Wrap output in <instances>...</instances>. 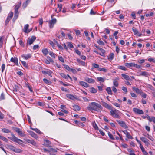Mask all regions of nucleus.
Returning <instances> with one entry per match:
<instances>
[{
    "label": "nucleus",
    "instance_id": "1",
    "mask_svg": "<svg viewBox=\"0 0 155 155\" xmlns=\"http://www.w3.org/2000/svg\"><path fill=\"white\" fill-rule=\"evenodd\" d=\"M91 105H89V106L87 107V108L89 110L92 112L94 110L98 112H101V110H102V107L99 104L96 102H92L91 103Z\"/></svg>",
    "mask_w": 155,
    "mask_h": 155
},
{
    "label": "nucleus",
    "instance_id": "2",
    "mask_svg": "<svg viewBox=\"0 0 155 155\" xmlns=\"http://www.w3.org/2000/svg\"><path fill=\"white\" fill-rule=\"evenodd\" d=\"M11 136L12 137H8V138L14 142H16L18 144H20L22 146H23L24 145L22 143H23V141L20 139H18L17 137H16L14 134L11 133Z\"/></svg>",
    "mask_w": 155,
    "mask_h": 155
},
{
    "label": "nucleus",
    "instance_id": "3",
    "mask_svg": "<svg viewBox=\"0 0 155 155\" xmlns=\"http://www.w3.org/2000/svg\"><path fill=\"white\" fill-rule=\"evenodd\" d=\"M11 136L12 137H8V138L14 142H16L18 144H20L22 146H23L24 145L22 143H23V141L20 139H18L17 137H16L14 134L11 133Z\"/></svg>",
    "mask_w": 155,
    "mask_h": 155
},
{
    "label": "nucleus",
    "instance_id": "4",
    "mask_svg": "<svg viewBox=\"0 0 155 155\" xmlns=\"http://www.w3.org/2000/svg\"><path fill=\"white\" fill-rule=\"evenodd\" d=\"M21 4V2H18V4L16 5L15 7V15L13 20H16L17 19L18 15V9L20 7Z\"/></svg>",
    "mask_w": 155,
    "mask_h": 155
},
{
    "label": "nucleus",
    "instance_id": "5",
    "mask_svg": "<svg viewBox=\"0 0 155 155\" xmlns=\"http://www.w3.org/2000/svg\"><path fill=\"white\" fill-rule=\"evenodd\" d=\"M6 147L16 153H20L22 152V150L20 149L16 148L15 147L10 145H6Z\"/></svg>",
    "mask_w": 155,
    "mask_h": 155
},
{
    "label": "nucleus",
    "instance_id": "6",
    "mask_svg": "<svg viewBox=\"0 0 155 155\" xmlns=\"http://www.w3.org/2000/svg\"><path fill=\"white\" fill-rule=\"evenodd\" d=\"M117 111V110L116 109L114 110L112 109L110 111V115L113 117L120 119V117Z\"/></svg>",
    "mask_w": 155,
    "mask_h": 155
},
{
    "label": "nucleus",
    "instance_id": "7",
    "mask_svg": "<svg viewBox=\"0 0 155 155\" xmlns=\"http://www.w3.org/2000/svg\"><path fill=\"white\" fill-rule=\"evenodd\" d=\"M36 39V37L34 36H32L31 37L28 38L27 41V45H30L33 43Z\"/></svg>",
    "mask_w": 155,
    "mask_h": 155
},
{
    "label": "nucleus",
    "instance_id": "8",
    "mask_svg": "<svg viewBox=\"0 0 155 155\" xmlns=\"http://www.w3.org/2000/svg\"><path fill=\"white\" fill-rule=\"evenodd\" d=\"M116 121L120 126L126 129L128 128V126L126 125L124 121H120L119 120H117Z\"/></svg>",
    "mask_w": 155,
    "mask_h": 155
},
{
    "label": "nucleus",
    "instance_id": "9",
    "mask_svg": "<svg viewBox=\"0 0 155 155\" xmlns=\"http://www.w3.org/2000/svg\"><path fill=\"white\" fill-rule=\"evenodd\" d=\"M14 130L15 132L18 133V135H20L21 137L24 136V134L19 128L15 127L14 128Z\"/></svg>",
    "mask_w": 155,
    "mask_h": 155
},
{
    "label": "nucleus",
    "instance_id": "10",
    "mask_svg": "<svg viewBox=\"0 0 155 155\" xmlns=\"http://www.w3.org/2000/svg\"><path fill=\"white\" fill-rule=\"evenodd\" d=\"M133 110L137 114H143L144 113V112L142 110H140L136 108H134L133 109Z\"/></svg>",
    "mask_w": 155,
    "mask_h": 155
},
{
    "label": "nucleus",
    "instance_id": "11",
    "mask_svg": "<svg viewBox=\"0 0 155 155\" xmlns=\"http://www.w3.org/2000/svg\"><path fill=\"white\" fill-rule=\"evenodd\" d=\"M57 20L56 19H52L49 21V27L51 28L53 27L54 25L56 22Z\"/></svg>",
    "mask_w": 155,
    "mask_h": 155
},
{
    "label": "nucleus",
    "instance_id": "12",
    "mask_svg": "<svg viewBox=\"0 0 155 155\" xmlns=\"http://www.w3.org/2000/svg\"><path fill=\"white\" fill-rule=\"evenodd\" d=\"M140 139L141 140L145 143L146 145L148 146L149 145L148 140L147 138L144 137H140Z\"/></svg>",
    "mask_w": 155,
    "mask_h": 155
},
{
    "label": "nucleus",
    "instance_id": "13",
    "mask_svg": "<svg viewBox=\"0 0 155 155\" xmlns=\"http://www.w3.org/2000/svg\"><path fill=\"white\" fill-rule=\"evenodd\" d=\"M103 105L106 108L108 109L109 110L112 109V107L110 105L106 103L103 102L102 103Z\"/></svg>",
    "mask_w": 155,
    "mask_h": 155
},
{
    "label": "nucleus",
    "instance_id": "14",
    "mask_svg": "<svg viewBox=\"0 0 155 155\" xmlns=\"http://www.w3.org/2000/svg\"><path fill=\"white\" fill-rule=\"evenodd\" d=\"M79 83L81 85L87 88L89 87V84L83 81H80Z\"/></svg>",
    "mask_w": 155,
    "mask_h": 155
},
{
    "label": "nucleus",
    "instance_id": "15",
    "mask_svg": "<svg viewBox=\"0 0 155 155\" xmlns=\"http://www.w3.org/2000/svg\"><path fill=\"white\" fill-rule=\"evenodd\" d=\"M10 61L11 62L15 63L16 65H18V60L16 57L13 58L12 57Z\"/></svg>",
    "mask_w": 155,
    "mask_h": 155
},
{
    "label": "nucleus",
    "instance_id": "16",
    "mask_svg": "<svg viewBox=\"0 0 155 155\" xmlns=\"http://www.w3.org/2000/svg\"><path fill=\"white\" fill-rule=\"evenodd\" d=\"M25 141L28 142V143H31L32 144V145H33L35 146H36V143L33 140H29L28 139H25Z\"/></svg>",
    "mask_w": 155,
    "mask_h": 155
},
{
    "label": "nucleus",
    "instance_id": "17",
    "mask_svg": "<svg viewBox=\"0 0 155 155\" xmlns=\"http://www.w3.org/2000/svg\"><path fill=\"white\" fill-rule=\"evenodd\" d=\"M29 27V25L28 24H26L25 25L24 27V30L23 31L26 33H28L30 32L31 31H29L28 30Z\"/></svg>",
    "mask_w": 155,
    "mask_h": 155
},
{
    "label": "nucleus",
    "instance_id": "18",
    "mask_svg": "<svg viewBox=\"0 0 155 155\" xmlns=\"http://www.w3.org/2000/svg\"><path fill=\"white\" fill-rule=\"evenodd\" d=\"M42 73L43 74H47L49 76L52 77L51 76V74L52 73V72L50 70H47V71H42Z\"/></svg>",
    "mask_w": 155,
    "mask_h": 155
},
{
    "label": "nucleus",
    "instance_id": "19",
    "mask_svg": "<svg viewBox=\"0 0 155 155\" xmlns=\"http://www.w3.org/2000/svg\"><path fill=\"white\" fill-rule=\"evenodd\" d=\"M97 81L104 82L105 81V78L104 77H97Z\"/></svg>",
    "mask_w": 155,
    "mask_h": 155
},
{
    "label": "nucleus",
    "instance_id": "20",
    "mask_svg": "<svg viewBox=\"0 0 155 155\" xmlns=\"http://www.w3.org/2000/svg\"><path fill=\"white\" fill-rule=\"evenodd\" d=\"M85 81L89 83H94L95 81L92 78H87L85 79Z\"/></svg>",
    "mask_w": 155,
    "mask_h": 155
},
{
    "label": "nucleus",
    "instance_id": "21",
    "mask_svg": "<svg viewBox=\"0 0 155 155\" xmlns=\"http://www.w3.org/2000/svg\"><path fill=\"white\" fill-rule=\"evenodd\" d=\"M119 80L118 78H117L113 81V85L116 87H117L118 85V83L117 81Z\"/></svg>",
    "mask_w": 155,
    "mask_h": 155
},
{
    "label": "nucleus",
    "instance_id": "22",
    "mask_svg": "<svg viewBox=\"0 0 155 155\" xmlns=\"http://www.w3.org/2000/svg\"><path fill=\"white\" fill-rule=\"evenodd\" d=\"M73 109L75 111H79L80 110V107L78 105H74L73 106Z\"/></svg>",
    "mask_w": 155,
    "mask_h": 155
},
{
    "label": "nucleus",
    "instance_id": "23",
    "mask_svg": "<svg viewBox=\"0 0 155 155\" xmlns=\"http://www.w3.org/2000/svg\"><path fill=\"white\" fill-rule=\"evenodd\" d=\"M140 75L145 76L146 77H148L149 75V73L146 71L142 72L140 74Z\"/></svg>",
    "mask_w": 155,
    "mask_h": 155
},
{
    "label": "nucleus",
    "instance_id": "24",
    "mask_svg": "<svg viewBox=\"0 0 155 155\" xmlns=\"http://www.w3.org/2000/svg\"><path fill=\"white\" fill-rule=\"evenodd\" d=\"M124 65L127 68L133 67L134 65V63H125Z\"/></svg>",
    "mask_w": 155,
    "mask_h": 155
},
{
    "label": "nucleus",
    "instance_id": "25",
    "mask_svg": "<svg viewBox=\"0 0 155 155\" xmlns=\"http://www.w3.org/2000/svg\"><path fill=\"white\" fill-rule=\"evenodd\" d=\"M123 132L126 135L127 137L129 139H132V137L130 134L129 133L127 130H125L123 131Z\"/></svg>",
    "mask_w": 155,
    "mask_h": 155
},
{
    "label": "nucleus",
    "instance_id": "26",
    "mask_svg": "<svg viewBox=\"0 0 155 155\" xmlns=\"http://www.w3.org/2000/svg\"><path fill=\"white\" fill-rule=\"evenodd\" d=\"M140 148L141 149V150L143 152V153L144 155H148V153L145 150L144 148L143 147V146H141L140 147Z\"/></svg>",
    "mask_w": 155,
    "mask_h": 155
},
{
    "label": "nucleus",
    "instance_id": "27",
    "mask_svg": "<svg viewBox=\"0 0 155 155\" xmlns=\"http://www.w3.org/2000/svg\"><path fill=\"white\" fill-rule=\"evenodd\" d=\"M30 135L33 137L35 138V139L38 138V137L37 135L33 132L30 131L29 132Z\"/></svg>",
    "mask_w": 155,
    "mask_h": 155
},
{
    "label": "nucleus",
    "instance_id": "28",
    "mask_svg": "<svg viewBox=\"0 0 155 155\" xmlns=\"http://www.w3.org/2000/svg\"><path fill=\"white\" fill-rule=\"evenodd\" d=\"M31 56V54H28L26 55H22V57L26 60L30 58Z\"/></svg>",
    "mask_w": 155,
    "mask_h": 155
},
{
    "label": "nucleus",
    "instance_id": "29",
    "mask_svg": "<svg viewBox=\"0 0 155 155\" xmlns=\"http://www.w3.org/2000/svg\"><path fill=\"white\" fill-rule=\"evenodd\" d=\"M75 123L76 124H77L78 125V126L80 127H84V124L81 122H80L78 121V120L75 121Z\"/></svg>",
    "mask_w": 155,
    "mask_h": 155
},
{
    "label": "nucleus",
    "instance_id": "30",
    "mask_svg": "<svg viewBox=\"0 0 155 155\" xmlns=\"http://www.w3.org/2000/svg\"><path fill=\"white\" fill-rule=\"evenodd\" d=\"M77 61L79 64H81V65H82L83 66L85 65V63L84 62L81 60L79 59H77Z\"/></svg>",
    "mask_w": 155,
    "mask_h": 155
},
{
    "label": "nucleus",
    "instance_id": "31",
    "mask_svg": "<svg viewBox=\"0 0 155 155\" xmlns=\"http://www.w3.org/2000/svg\"><path fill=\"white\" fill-rule=\"evenodd\" d=\"M121 75L124 79L127 80H129L130 79L129 76L128 75L124 74H122Z\"/></svg>",
    "mask_w": 155,
    "mask_h": 155
},
{
    "label": "nucleus",
    "instance_id": "32",
    "mask_svg": "<svg viewBox=\"0 0 155 155\" xmlns=\"http://www.w3.org/2000/svg\"><path fill=\"white\" fill-rule=\"evenodd\" d=\"M106 91L109 94H112V92L110 87H107L106 89Z\"/></svg>",
    "mask_w": 155,
    "mask_h": 155
},
{
    "label": "nucleus",
    "instance_id": "33",
    "mask_svg": "<svg viewBox=\"0 0 155 155\" xmlns=\"http://www.w3.org/2000/svg\"><path fill=\"white\" fill-rule=\"evenodd\" d=\"M128 151L130 153L129 155H136L132 149H128Z\"/></svg>",
    "mask_w": 155,
    "mask_h": 155
},
{
    "label": "nucleus",
    "instance_id": "34",
    "mask_svg": "<svg viewBox=\"0 0 155 155\" xmlns=\"http://www.w3.org/2000/svg\"><path fill=\"white\" fill-rule=\"evenodd\" d=\"M66 96L68 98H69L70 99L73 100L74 98V97L73 95L69 94H67Z\"/></svg>",
    "mask_w": 155,
    "mask_h": 155
},
{
    "label": "nucleus",
    "instance_id": "35",
    "mask_svg": "<svg viewBox=\"0 0 155 155\" xmlns=\"http://www.w3.org/2000/svg\"><path fill=\"white\" fill-rule=\"evenodd\" d=\"M21 61V63L23 65V66L24 67H25L27 68H28V64L25 61Z\"/></svg>",
    "mask_w": 155,
    "mask_h": 155
},
{
    "label": "nucleus",
    "instance_id": "36",
    "mask_svg": "<svg viewBox=\"0 0 155 155\" xmlns=\"http://www.w3.org/2000/svg\"><path fill=\"white\" fill-rule=\"evenodd\" d=\"M0 139L5 141L6 142H8V139L3 136H0Z\"/></svg>",
    "mask_w": 155,
    "mask_h": 155
},
{
    "label": "nucleus",
    "instance_id": "37",
    "mask_svg": "<svg viewBox=\"0 0 155 155\" xmlns=\"http://www.w3.org/2000/svg\"><path fill=\"white\" fill-rule=\"evenodd\" d=\"M2 131L5 133H8L11 132V131L5 128L2 129Z\"/></svg>",
    "mask_w": 155,
    "mask_h": 155
},
{
    "label": "nucleus",
    "instance_id": "38",
    "mask_svg": "<svg viewBox=\"0 0 155 155\" xmlns=\"http://www.w3.org/2000/svg\"><path fill=\"white\" fill-rule=\"evenodd\" d=\"M118 68L124 71H126L127 70L126 68L124 66H118Z\"/></svg>",
    "mask_w": 155,
    "mask_h": 155
},
{
    "label": "nucleus",
    "instance_id": "39",
    "mask_svg": "<svg viewBox=\"0 0 155 155\" xmlns=\"http://www.w3.org/2000/svg\"><path fill=\"white\" fill-rule=\"evenodd\" d=\"M114 54L113 53H110L108 57V59L112 60L114 58Z\"/></svg>",
    "mask_w": 155,
    "mask_h": 155
},
{
    "label": "nucleus",
    "instance_id": "40",
    "mask_svg": "<svg viewBox=\"0 0 155 155\" xmlns=\"http://www.w3.org/2000/svg\"><path fill=\"white\" fill-rule=\"evenodd\" d=\"M90 91L92 93H95L97 92L96 90L94 87H92L90 89Z\"/></svg>",
    "mask_w": 155,
    "mask_h": 155
},
{
    "label": "nucleus",
    "instance_id": "41",
    "mask_svg": "<svg viewBox=\"0 0 155 155\" xmlns=\"http://www.w3.org/2000/svg\"><path fill=\"white\" fill-rule=\"evenodd\" d=\"M99 49L101 51V54H99L102 56H103L104 55V53H105V51L101 48H99Z\"/></svg>",
    "mask_w": 155,
    "mask_h": 155
},
{
    "label": "nucleus",
    "instance_id": "42",
    "mask_svg": "<svg viewBox=\"0 0 155 155\" xmlns=\"http://www.w3.org/2000/svg\"><path fill=\"white\" fill-rule=\"evenodd\" d=\"M42 52L44 55H46L48 54V51L47 48H45L43 49L42 50Z\"/></svg>",
    "mask_w": 155,
    "mask_h": 155
},
{
    "label": "nucleus",
    "instance_id": "43",
    "mask_svg": "<svg viewBox=\"0 0 155 155\" xmlns=\"http://www.w3.org/2000/svg\"><path fill=\"white\" fill-rule=\"evenodd\" d=\"M98 70L101 71H103L104 72H106L107 71V70L106 69L101 68H98Z\"/></svg>",
    "mask_w": 155,
    "mask_h": 155
},
{
    "label": "nucleus",
    "instance_id": "44",
    "mask_svg": "<svg viewBox=\"0 0 155 155\" xmlns=\"http://www.w3.org/2000/svg\"><path fill=\"white\" fill-rule=\"evenodd\" d=\"M92 66L94 68H98H98H99V65L98 64H97L95 63H93L92 64Z\"/></svg>",
    "mask_w": 155,
    "mask_h": 155
},
{
    "label": "nucleus",
    "instance_id": "45",
    "mask_svg": "<svg viewBox=\"0 0 155 155\" xmlns=\"http://www.w3.org/2000/svg\"><path fill=\"white\" fill-rule=\"evenodd\" d=\"M132 89L134 90L137 93H140V91L138 88L134 87L132 88Z\"/></svg>",
    "mask_w": 155,
    "mask_h": 155
},
{
    "label": "nucleus",
    "instance_id": "46",
    "mask_svg": "<svg viewBox=\"0 0 155 155\" xmlns=\"http://www.w3.org/2000/svg\"><path fill=\"white\" fill-rule=\"evenodd\" d=\"M49 54L52 58H55V54L53 52L50 51L49 52Z\"/></svg>",
    "mask_w": 155,
    "mask_h": 155
},
{
    "label": "nucleus",
    "instance_id": "47",
    "mask_svg": "<svg viewBox=\"0 0 155 155\" xmlns=\"http://www.w3.org/2000/svg\"><path fill=\"white\" fill-rule=\"evenodd\" d=\"M108 134L110 139L112 140L114 139V137H113L112 135L110 133V132H109L108 133Z\"/></svg>",
    "mask_w": 155,
    "mask_h": 155
},
{
    "label": "nucleus",
    "instance_id": "48",
    "mask_svg": "<svg viewBox=\"0 0 155 155\" xmlns=\"http://www.w3.org/2000/svg\"><path fill=\"white\" fill-rule=\"evenodd\" d=\"M33 130H34L37 133H38L40 134L41 133V132L40 131V130L37 129V128H31Z\"/></svg>",
    "mask_w": 155,
    "mask_h": 155
},
{
    "label": "nucleus",
    "instance_id": "49",
    "mask_svg": "<svg viewBox=\"0 0 155 155\" xmlns=\"http://www.w3.org/2000/svg\"><path fill=\"white\" fill-rule=\"evenodd\" d=\"M5 98V95L3 93H2L1 96H0V101L2 100H4Z\"/></svg>",
    "mask_w": 155,
    "mask_h": 155
},
{
    "label": "nucleus",
    "instance_id": "50",
    "mask_svg": "<svg viewBox=\"0 0 155 155\" xmlns=\"http://www.w3.org/2000/svg\"><path fill=\"white\" fill-rule=\"evenodd\" d=\"M97 43L99 45H104V43L103 41H101V40H99L97 41Z\"/></svg>",
    "mask_w": 155,
    "mask_h": 155
},
{
    "label": "nucleus",
    "instance_id": "51",
    "mask_svg": "<svg viewBox=\"0 0 155 155\" xmlns=\"http://www.w3.org/2000/svg\"><path fill=\"white\" fill-rule=\"evenodd\" d=\"M122 89L126 93L127 92V87H125L123 86L122 87Z\"/></svg>",
    "mask_w": 155,
    "mask_h": 155
},
{
    "label": "nucleus",
    "instance_id": "52",
    "mask_svg": "<svg viewBox=\"0 0 155 155\" xmlns=\"http://www.w3.org/2000/svg\"><path fill=\"white\" fill-rule=\"evenodd\" d=\"M13 15V13L12 12H10L8 17L9 18H12Z\"/></svg>",
    "mask_w": 155,
    "mask_h": 155
},
{
    "label": "nucleus",
    "instance_id": "53",
    "mask_svg": "<svg viewBox=\"0 0 155 155\" xmlns=\"http://www.w3.org/2000/svg\"><path fill=\"white\" fill-rule=\"evenodd\" d=\"M58 59L62 62L64 63V61L63 58L62 56L58 57Z\"/></svg>",
    "mask_w": 155,
    "mask_h": 155
},
{
    "label": "nucleus",
    "instance_id": "54",
    "mask_svg": "<svg viewBox=\"0 0 155 155\" xmlns=\"http://www.w3.org/2000/svg\"><path fill=\"white\" fill-rule=\"evenodd\" d=\"M5 64H2V67H1L2 72H3L4 71V70L5 69Z\"/></svg>",
    "mask_w": 155,
    "mask_h": 155
},
{
    "label": "nucleus",
    "instance_id": "55",
    "mask_svg": "<svg viewBox=\"0 0 155 155\" xmlns=\"http://www.w3.org/2000/svg\"><path fill=\"white\" fill-rule=\"evenodd\" d=\"M68 46L71 48H74L71 42H68Z\"/></svg>",
    "mask_w": 155,
    "mask_h": 155
},
{
    "label": "nucleus",
    "instance_id": "56",
    "mask_svg": "<svg viewBox=\"0 0 155 155\" xmlns=\"http://www.w3.org/2000/svg\"><path fill=\"white\" fill-rule=\"evenodd\" d=\"M58 5V7L59 8V11H61V9H62V4H58V5Z\"/></svg>",
    "mask_w": 155,
    "mask_h": 155
},
{
    "label": "nucleus",
    "instance_id": "57",
    "mask_svg": "<svg viewBox=\"0 0 155 155\" xmlns=\"http://www.w3.org/2000/svg\"><path fill=\"white\" fill-rule=\"evenodd\" d=\"M93 126L96 129H97L98 127L96 124V123L94 122V123H93Z\"/></svg>",
    "mask_w": 155,
    "mask_h": 155
},
{
    "label": "nucleus",
    "instance_id": "58",
    "mask_svg": "<svg viewBox=\"0 0 155 155\" xmlns=\"http://www.w3.org/2000/svg\"><path fill=\"white\" fill-rule=\"evenodd\" d=\"M47 60L49 61L50 62H52V63H53L54 62V61L52 59H51V58H50V57H47Z\"/></svg>",
    "mask_w": 155,
    "mask_h": 155
},
{
    "label": "nucleus",
    "instance_id": "59",
    "mask_svg": "<svg viewBox=\"0 0 155 155\" xmlns=\"http://www.w3.org/2000/svg\"><path fill=\"white\" fill-rule=\"evenodd\" d=\"M43 23V19L42 18H41L39 20V24L40 25H42Z\"/></svg>",
    "mask_w": 155,
    "mask_h": 155
},
{
    "label": "nucleus",
    "instance_id": "60",
    "mask_svg": "<svg viewBox=\"0 0 155 155\" xmlns=\"http://www.w3.org/2000/svg\"><path fill=\"white\" fill-rule=\"evenodd\" d=\"M43 80L45 83L47 84H48L50 82L49 81L46 79L44 78L43 79Z\"/></svg>",
    "mask_w": 155,
    "mask_h": 155
},
{
    "label": "nucleus",
    "instance_id": "61",
    "mask_svg": "<svg viewBox=\"0 0 155 155\" xmlns=\"http://www.w3.org/2000/svg\"><path fill=\"white\" fill-rule=\"evenodd\" d=\"M64 67L68 71L70 70L71 69L68 65H64Z\"/></svg>",
    "mask_w": 155,
    "mask_h": 155
},
{
    "label": "nucleus",
    "instance_id": "62",
    "mask_svg": "<svg viewBox=\"0 0 155 155\" xmlns=\"http://www.w3.org/2000/svg\"><path fill=\"white\" fill-rule=\"evenodd\" d=\"M113 104L114 105V106H116L117 107H120V105L118 103H113Z\"/></svg>",
    "mask_w": 155,
    "mask_h": 155
},
{
    "label": "nucleus",
    "instance_id": "63",
    "mask_svg": "<svg viewBox=\"0 0 155 155\" xmlns=\"http://www.w3.org/2000/svg\"><path fill=\"white\" fill-rule=\"evenodd\" d=\"M112 90L113 91V92L114 93H116L117 92V91L116 88L115 87H114V86L112 87Z\"/></svg>",
    "mask_w": 155,
    "mask_h": 155
},
{
    "label": "nucleus",
    "instance_id": "64",
    "mask_svg": "<svg viewBox=\"0 0 155 155\" xmlns=\"http://www.w3.org/2000/svg\"><path fill=\"white\" fill-rule=\"evenodd\" d=\"M148 61L150 62L153 61V62H155V60L154 59L152 58H149L148 59Z\"/></svg>",
    "mask_w": 155,
    "mask_h": 155
}]
</instances>
